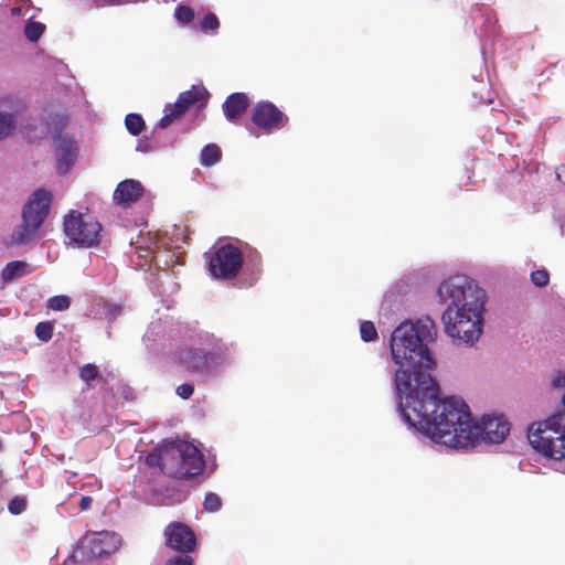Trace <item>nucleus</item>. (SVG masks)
Listing matches in <instances>:
<instances>
[{
	"mask_svg": "<svg viewBox=\"0 0 565 565\" xmlns=\"http://www.w3.org/2000/svg\"><path fill=\"white\" fill-rule=\"evenodd\" d=\"M397 381L398 409L405 423L436 443L451 448H467L478 440V429L463 399H439V387L430 374L418 375L417 386Z\"/></svg>",
	"mask_w": 565,
	"mask_h": 565,
	"instance_id": "f257e3e1",
	"label": "nucleus"
},
{
	"mask_svg": "<svg viewBox=\"0 0 565 565\" xmlns=\"http://www.w3.org/2000/svg\"><path fill=\"white\" fill-rule=\"evenodd\" d=\"M447 303L441 321L447 335L457 344L472 345L482 333L486 292L466 276H454L438 288Z\"/></svg>",
	"mask_w": 565,
	"mask_h": 565,
	"instance_id": "f03ea898",
	"label": "nucleus"
},
{
	"mask_svg": "<svg viewBox=\"0 0 565 565\" xmlns=\"http://www.w3.org/2000/svg\"><path fill=\"white\" fill-rule=\"evenodd\" d=\"M437 334L435 322L429 317H423L415 322L405 321L394 329L391 335V355L398 366L395 372V387L401 375L405 382L415 388L418 375L429 374L435 366L428 343L434 342Z\"/></svg>",
	"mask_w": 565,
	"mask_h": 565,
	"instance_id": "7ed1b4c3",
	"label": "nucleus"
},
{
	"mask_svg": "<svg viewBox=\"0 0 565 565\" xmlns=\"http://www.w3.org/2000/svg\"><path fill=\"white\" fill-rule=\"evenodd\" d=\"M527 438L533 448L545 457L565 459V415L557 413L534 423L529 428Z\"/></svg>",
	"mask_w": 565,
	"mask_h": 565,
	"instance_id": "20e7f679",
	"label": "nucleus"
},
{
	"mask_svg": "<svg viewBox=\"0 0 565 565\" xmlns=\"http://www.w3.org/2000/svg\"><path fill=\"white\" fill-rule=\"evenodd\" d=\"M53 196L45 189L35 190L22 209V221L12 232L11 239L18 245L36 238L38 232L49 215Z\"/></svg>",
	"mask_w": 565,
	"mask_h": 565,
	"instance_id": "39448f33",
	"label": "nucleus"
},
{
	"mask_svg": "<svg viewBox=\"0 0 565 565\" xmlns=\"http://www.w3.org/2000/svg\"><path fill=\"white\" fill-rule=\"evenodd\" d=\"M65 235L76 245L92 247L99 243L102 225L90 215L71 211L64 216Z\"/></svg>",
	"mask_w": 565,
	"mask_h": 565,
	"instance_id": "423d86ee",
	"label": "nucleus"
},
{
	"mask_svg": "<svg viewBox=\"0 0 565 565\" xmlns=\"http://www.w3.org/2000/svg\"><path fill=\"white\" fill-rule=\"evenodd\" d=\"M243 264L241 249L232 244H225L209 257L207 268L213 278L230 280L238 276Z\"/></svg>",
	"mask_w": 565,
	"mask_h": 565,
	"instance_id": "0eeeda50",
	"label": "nucleus"
},
{
	"mask_svg": "<svg viewBox=\"0 0 565 565\" xmlns=\"http://www.w3.org/2000/svg\"><path fill=\"white\" fill-rule=\"evenodd\" d=\"M225 350L205 352L202 349L189 347L179 352L180 364L193 375H206L216 370L223 362Z\"/></svg>",
	"mask_w": 565,
	"mask_h": 565,
	"instance_id": "6e6552de",
	"label": "nucleus"
},
{
	"mask_svg": "<svg viewBox=\"0 0 565 565\" xmlns=\"http://www.w3.org/2000/svg\"><path fill=\"white\" fill-rule=\"evenodd\" d=\"M121 544V537L109 531L87 533L79 544L83 556L97 558L115 553Z\"/></svg>",
	"mask_w": 565,
	"mask_h": 565,
	"instance_id": "1a4fd4ad",
	"label": "nucleus"
},
{
	"mask_svg": "<svg viewBox=\"0 0 565 565\" xmlns=\"http://www.w3.org/2000/svg\"><path fill=\"white\" fill-rule=\"evenodd\" d=\"M252 121L258 129L271 134L282 129L289 118L273 103L262 100L253 107Z\"/></svg>",
	"mask_w": 565,
	"mask_h": 565,
	"instance_id": "9d476101",
	"label": "nucleus"
},
{
	"mask_svg": "<svg viewBox=\"0 0 565 565\" xmlns=\"http://www.w3.org/2000/svg\"><path fill=\"white\" fill-rule=\"evenodd\" d=\"M163 536L167 547L180 553V555H189L196 548V535L194 531L182 522L169 523Z\"/></svg>",
	"mask_w": 565,
	"mask_h": 565,
	"instance_id": "9b49d317",
	"label": "nucleus"
},
{
	"mask_svg": "<svg viewBox=\"0 0 565 565\" xmlns=\"http://www.w3.org/2000/svg\"><path fill=\"white\" fill-rule=\"evenodd\" d=\"M478 438L491 444H501L510 431V423L503 415H484L481 424H476Z\"/></svg>",
	"mask_w": 565,
	"mask_h": 565,
	"instance_id": "f8f14e48",
	"label": "nucleus"
},
{
	"mask_svg": "<svg viewBox=\"0 0 565 565\" xmlns=\"http://www.w3.org/2000/svg\"><path fill=\"white\" fill-rule=\"evenodd\" d=\"M204 459L202 452L191 443L183 441L180 479L195 477L202 472Z\"/></svg>",
	"mask_w": 565,
	"mask_h": 565,
	"instance_id": "ddd939ff",
	"label": "nucleus"
},
{
	"mask_svg": "<svg viewBox=\"0 0 565 565\" xmlns=\"http://www.w3.org/2000/svg\"><path fill=\"white\" fill-rule=\"evenodd\" d=\"M207 99L209 92L205 89V87H198L193 85L189 90L180 93L178 99L171 106L177 110V114L182 116L194 105H198L200 109L205 107Z\"/></svg>",
	"mask_w": 565,
	"mask_h": 565,
	"instance_id": "4468645a",
	"label": "nucleus"
},
{
	"mask_svg": "<svg viewBox=\"0 0 565 565\" xmlns=\"http://www.w3.org/2000/svg\"><path fill=\"white\" fill-rule=\"evenodd\" d=\"M55 149L57 154V171L64 173L70 170L76 157L77 146L73 138L68 136H57L55 138Z\"/></svg>",
	"mask_w": 565,
	"mask_h": 565,
	"instance_id": "2eb2a0df",
	"label": "nucleus"
},
{
	"mask_svg": "<svg viewBox=\"0 0 565 565\" xmlns=\"http://www.w3.org/2000/svg\"><path fill=\"white\" fill-rule=\"evenodd\" d=\"M183 441L166 444L163 456V475L180 479L182 466Z\"/></svg>",
	"mask_w": 565,
	"mask_h": 565,
	"instance_id": "dca6fc26",
	"label": "nucleus"
},
{
	"mask_svg": "<svg viewBox=\"0 0 565 565\" xmlns=\"http://www.w3.org/2000/svg\"><path fill=\"white\" fill-rule=\"evenodd\" d=\"M143 191L145 189L139 181L127 179L118 183L113 199L119 205L129 206L141 198Z\"/></svg>",
	"mask_w": 565,
	"mask_h": 565,
	"instance_id": "f3484780",
	"label": "nucleus"
},
{
	"mask_svg": "<svg viewBox=\"0 0 565 565\" xmlns=\"http://www.w3.org/2000/svg\"><path fill=\"white\" fill-rule=\"evenodd\" d=\"M250 105V99L245 93H233L228 95L222 104L225 118L231 122H237L246 113Z\"/></svg>",
	"mask_w": 565,
	"mask_h": 565,
	"instance_id": "a211bd4d",
	"label": "nucleus"
},
{
	"mask_svg": "<svg viewBox=\"0 0 565 565\" xmlns=\"http://www.w3.org/2000/svg\"><path fill=\"white\" fill-rule=\"evenodd\" d=\"M31 273L30 265L23 260H13L6 265L1 273L4 281H12Z\"/></svg>",
	"mask_w": 565,
	"mask_h": 565,
	"instance_id": "6ab92c4d",
	"label": "nucleus"
},
{
	"mask_svg": "<svg viewBox=\"0 0 565 565\" xmlns=\"http://www.w3.org/2000/svg\"><path fill=\"white\" fill-rule=\"evenodd\" d=\"M222 159V150L215 143H209L201 150L200 162L204 167H212Z\"/></svg>",
	"mask_w": 565,
	"mask_h": 565,
	"instance_id": "aec40b11",
	"label": "nucleus"
},
{
	"mask_svg": "<svg viewBox=\"0 0 565 565\" xmlns=\"http://www.w3.org/2000/svg\"><path fill=\"white\" fill-rule=\"evenodd\" d=\"M78 376L83 382L86 383L88 388L93 387L92 382L97 380L106 383V380L103 377L99 367L93 363H87L81 366Z\"/></svg>",
	"mask_w": 565,
	"mask_h": 565,
	"instance_id": "412c9836",
	"label": "nucleus"
},
{
	"mask_svg": "<svg viewBox=\"0 0 565 565\" xmlns=\"http://www.w3.org/2000/svg\"><path fill=\"white\" fill-rule=\"evenodd\" d=\"M125 126L132 136H139L146 128L143 118L139 114H128L125 118Z\"/></svg>",
	"mask_w": 565,
	"mask_h": 565,
	"instance_id": "4be33fe9",
	"label": "nucleus"
},
{
	"mask_svg": "<svg viewBox=\"0 0 565 565\" xmlns=\"http://www.w3.org/2000/svg\"><path fill=\"white\" fill-rule=\"evenodd\" d=\"M166 444L160 445L154 448L152 452H150L145 462L148 467H159L161 472L163 473V456H164Z\"/></svg>",
	"mask_w": 565,
	"mask_h": 565,
	"instance_id": "5701e85b",
	"label": "nucleus"
},
{
	"mask_svg": "<svg viewBox=\"0 0 565 565\" xmlns=\"http://www.w3.org/2000/svg\"><path fill=\"white\" fill-rule=\"evenodd\" d=\"M14 130V118L10 113L0 111V139L11 135Z\"/></svg>",
	"mask_w": 565,
	"mask_h": 565,
	"instance_id": "b1692460",
	"label": "nucleus"
},
{
	"mask_svg": "<svg viewBox=\"0 0 565 565\" xmlns=\"http://www.w3.org/2000/svg\"><path fill=\"white\" fill-rule=\"evenodd\" d=\"M44 30V24L32 21L25 25L24 34L30 42H36L42 36Z\"/></svg>",
	"mask_w": 565,
	"mask_h": 565,
	"instance_id": "393cba45",
	"label": "nucleus"
},
{
	"mask_svg": "<svg viewBox=\"0 0 565 565\" xmlns=\"http://www.w3.org/2000/svg\"><path fill=\"white\" fill-rule=\"evenodd\" d=\"M53 330L54 326L50 321L39 322L35 326V334L43 342H47L49 340L52 339Z\"/></svg>",
	"mask_w": 565,
	"mask_h": 565,
	"instance_id": "a878e982",
	"label": "nucleus"
},
{
	"mask_svg": "<svg viewBox=\"0 0 565 565\" xmlns=\"http://www.w3.org/2000/svg\"><path fill=\"white\" fill-rule=\"evenodd\" d=\"M28 501L25 495H15L8 503V511L13 515H19L26 510Z\"/></svg>",
	"mask_w": 565,
	"mask_h": 565,
	"instance_id": "bb28decb",
	"label": "nucleus"
},
{
	"mask_svg": "<svg viewBox=\"0 0 565 565\" xmlns=\"http://www.w3.org/2000/svg\"><path fill=\"white\" fill-rule=\"evenodd\" d=\"M222 508V500L220 495L214 492H210L205 495L203 501V509L206 512H217Z\"/></svg>",
	"mask_w": 565,
	"mask_h": 565,
	"instance_id": "cd10ccee",
	"label": "nucleus"
},
{
	"mask_svg": "<svg viewBox=\"0 0 565 565\" xmlns=\"http://www.w3.org/2000/svg\"><path fill=\"white\" fill-rule=\"evenodd\" d=\"M71 306V300L67 296H53L49 299L47 307L54 311L67 310Z\"/></svg>",
	"mask_w": 565,
	"mask_h": 565,
	"instance_id": "c85d7f7f",
	"label": "nucleus"
},
{
	"mask_svg": "<svg viewBox=\"0 0 565 565\" xmlns=\"http://www.w3.org/2000/svg\"><path fill=\"white\" fill-rule=\"evenodd\" d=\"M174 17L180 23L188 24L194 19V11L191 7L181 4L175 8Z\"/></svg>",
	"mask_w": 565,
	"mask_h": 565,
	"instance_id": "c756f323",
	"label": "nucleus"
},
{
	"mask_svg": "<svg viewBox=\"0 0 565 565\" xmlns=\"http://www.w3.org/2000/svg\"><path fill=\"white\" fill-rule=\"evenodd\" d=\"M361 338L365 342H371L377 339V331L372 321H363L360 326Z\"/></svg>",
	"mask_w": 565,
	"mask_h": 565,
	"instance_id": "7c9ffc66",
	"label": "nucleus"
},
{
	"mask_svg": "<svg viewBox=\"0 0 565 565\" xmlns=\"http://www.w3.org/2000/svg\"><path fill=\"white\" fill-rule=\"evenodd\" d=\"M531 281L536 287H545L550 281V274L546 269H537L531 273Z\"/></svg>",
	"mask_w": 565,
	"mask_h": 565,
	"instance_id": "2f4dec72",
	"label": "nucleus"
},
{
	"mask_svg": "<svg viewBox=\"0 0 565 565\" xmlns=\"http://www.w3.org/2000/svg\"><path fill=\"white\" fill-rule=\"evenodd\" d=\"M163 111L164 115L159 122V126L161 128L169 127L175 118H179L181 116L180 114H177V110L171 105H167Z\"/></svg>",
	"mask_w": 565,
	"mask_h": 565,
	"instance_id": "473e14b6",
	"label": "nucleus"
},
{
	"mask_svg": "<svg viewBox=\"0 0 565 565\" xmlns=\"http://www.w3.org/2000/svg\"><path fill=\"white\" fill-rule=\"evenodd\" d=\"M218 26H220V21H218L217 17L211 12L207 13L201 22L202 30L214 31V30L218 29Z\"/></svg>",
	"mask_w": 565,
	"mask_h": 565,
	"instance_id": "72a5a7b5",
	"label": "nucleus"
},
{
	"mask_svg": "<svg viewBox=\"0 0 565 565\" xmlns=\"http://www.w3.org/2000/svg\"><path fill=\"white\" fill-rule=\"evenodd\" d=\"M194 561L190 555H177L170 557L166 565H193Z\"/></svg>",
	"mask_w": 565,
	"mask_h": 565,
	"instance_id": "f704fd0d",
	"label": "nucleus"
},
{
	"mask_svg": "<svg viewBox=\"0 0 565 565\" xmlns=\"http://www.w3.org/2000/svg\"><path fill=\"white\" fill-rule=\"evenodd\" d=\"M194 393V387L192 384L183 383L177 387V394L183 398H190Z\"/></svg>",
	"mask_w": 565,
	"mask_h": 565,
	"instance_id": "c9c22d12",
	"label": "nucleus"
},
{
	"mask_svg": "<svg viewBox=\"0 0 565 565\" xmlns=\"http://www.w3.org/2000/svg\"><path fill=\"white\" fill-rule=\"evenodd\" d=\"M93 499L88 495H83L79 501V508L82 511H86L90 508Z\"/></svg>",
	"mask_w": 565,
	"mask_h": 565,
	"instance_id": "e433bc0d",
	"label": "nucleus"
},
{
	"mask_svg": "<svg viewBox=\"0 0 565 565\" xmlns=\"http://www.w3.org/2000/svg\"><path fill=\"white\" fill-rule=\"evenodd\" d=\"M556 177L563 184H565V164H561L556 168Z\"/></svg>",
	"mask_w": 565,
	"mask_h": 565,
	"instance_id": "4c0bfd02",
	"label": "nucleus"
},
{
	"mask_svg": "<svg viewBox=\"0 0 565 565\" xmlns=\"http://www.w3.org/2000/svg\"><path fill=\"white\" fill-rule=\"evenodd\" d=\"M102 1L108 6H119V4L129 2L130 0H102Z\"/></svg>",
	"mask_w": 565,
	"mask_h": 565,
	"instance_id": "58836bf2",
	"label": "nucleus"
},
{
	"mask_svg": "<svg viewBox=\"0 0 565 565\" xmlns=\"http://www.w3.org/2000/svg\"><path fill=\"white\" fill-rule=\"evenodd\" d=\"M565 384V376H557L554 381H553V386L554 387H561Z\"/></svg>",
	"mask_w": 565,
	"mask_h": 565,
	"instance_id": "ea45409f",
	"label": "nucleus"
},
{
	"mask_svg": "<svg viewBox=\"0 0 565 565\" xmlns=\"http://www.w3.org/2000/svg\"><path fill=\"white\" fill-rule=\"evenodd\" d=\"M2 478V471L0 470V479Z\"/></svg>",
	"mask_w": 565,
	"mask_h": 565,
	"instance_id": "a19ab883",
	"label": "nucleus"
}]
</instances>
